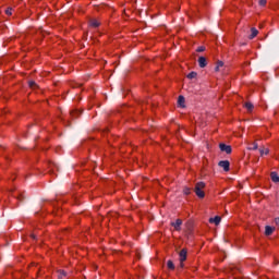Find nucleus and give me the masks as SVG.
<instances>
[{"instance_id": "nucleus-17", "label": "nucleus", "mask_w": 279, "mask_h": 279, "mask_svg": "<svg viewBox=\"0 0 279 279\" xmlns=\"http://www.w3.org/2000/svg\"><path fill=\"white\" fill-rule=\"evenodd\" d=\"M90 27H99L101 24L97 20H89Z\"/></svg>"}, {"instance_id": "nucleus-3", "label": "nucleus", "mask_w": 279, "mask_h": 279, "mask_svg": "<svg viewBox=\"0 0 279 279\" xmlns=\"http://www.w3.org/2000/svg\"><path fill=\"white\" fill-rule=\"evenodd\" d=\"M219 149H220V151H223L225 154H228V155L232 154V146L227 145L226 143H220Z\"/></svg>"}, {"instance_id": "nucleus-11", "label": "nucleus", "mask_w": 279, "mask_h": 279, "mask_svg": "<svg viewBox=\"0 0 279 279\" xmlns=\"http://www.w3.org/2000/svg\"><path fill=\"white\" fill-rule=\"evenodd\" d=\"M209 223H214L215 226H219V223H221V216H215L214 218H209Z\"/></svg>"}, {"instance_id": "nucleus-28", "label": "nucleus", "mask_w": 279, "mask_h": 279, "mask_svg": "<svg viewBox=\"0 0 279 279\" xmlns=\"http://www.w3.org/2000/svg\"><path fill=\"white\" fill-rule=\"evenodd\" d=\"M5 14H8V16H12V8L7 9Z\"/></svg>"}, {"instance_id": "nucleus-10", "label": "nucleus", "mask_w": 279, "mask_h": 279, "mask_svg": "<svg viewBox=\"0 0 279 279\" xmlns=\"http://www.w3.org/2000/svg\"><path fill=\"white\" fill-rule=\"evenodd\" d=\"M52 206H53V211H52L53 215L56 217H60L62 215V209L59 206H56L54 203H52Z\"/></svg>"}, {"instance_id": "nucleus-35", "label": "nucleus", "mask_w": 279, "mask_h": 279, "mask_svg": "<svg viewBox=\"0 0 279 279\" xmlns=\"http://www.w3.org/2000/svg\"><path fill=\"white\" fill-rule=\"evenodd\" d=\"M275 223H276V226L279 228V218H276V219H275Z\"/></svg>"}, {"instance_id": "nucleus-38", "label": "nucleus", "mask_w": 279, "mask_h": 279, "mask_svg": "<svg viewBox=\"0 0 279 279\" xmlns=\"http://www.w3.org/2000/svg\"><path fill=\"white\" fill-rule=\"evenodd\" d=\"M31 236H32V239L36 240V235L35 234H32Z\"/></svg>"}, {"instance_id": "nucleus-23", "label": "nucleus", "mask_w": 279, "mask_h": 279, "mask_svg": "<svg viewBox=\"0 0 279 279\" xmlns=\"http://www.w3.org/2000/svg\"><path fill=\"white\" fill-rule=\"evenodd\" d=\"M64 277H66V271H64V270H59V271H58V278H59V279H62V278H64Z\"/></svg>"}, {"instance_id": "nucleus-7", "label": "nucleus", "mask_w": 279, "mask_h": 279, "mask_svg": "<svg viewBox=\"0 0 279 279\" xmlns=\"http://www.w3.org/2000/svg\"><path fill=\"white\" fill-rule=\"evenodd\" d=\"M170 226H172L177 232H180V230H182V219H177L174 222H171Z\"/></svg>"}, {"instance_id": "nucleus-1", "label": "nucleus", "mask_w": 279, "mask_h": 279, "mask_svg": "<svg viewBox=\"0 0 279 279\" xmlns=\"http://www.w3.org/2000/svg\"><path fill=\"white\" fill-rule=\"evenodd\" d=\"M204 189H206V183L198 182L195 184L194 193L199 199H204L206 197V193L204 192Z\"/></svg>"}, {"instance_id": "nucleus-27", "label": "nucleus", "mask_w": 279, "mask_h": 279, "mask_svg": "<svg viewBox=\"0 0 279 279\" xmlns=\"http://www.w3.org/2000/svg\"><path fill=\"white\" fill-rule=\"evenodd\" d=\"M259 5L265 8V5H267V0H259Z\"/></svg>"}, {"instance_id": "nucleus-26", "label": "nucleus", "mask_w": 279, "mask_h": 279, "mask_svg": "<svg viewBox=\"0 0 279 279\" xmlns=\"http://www.w3.org/2000/svg\"><path fill=\"white\" fill-rule=\"evenodd\" d=\"M197 53H203V51H206V47L201 46L196 49Z\"/></svg>"}, {"instance_id": "nucleus-6", "label": "nucleus", "mask_w": 279, "mask_h": 279, "mask_svg": "<svg viewBox=\"0 0 279 279\" xmlns=\"http://www.w3.org/2000/svg\"><path fill=\"white\" fill-rule=\"evenodd\" d=\"M198 65L201 69H206V66H208V60L206 59V57H198Z\"/></svg>"}, {"instance_id": "nucleus-19", "label": "nucleus", "mask_w": 279, "mask_h": 279, "mask_svg": "<svg viewBox=\"0 0 279 279\" xmlns=\"http://www.w3.org/2000/svg\"><path fill=\"white\" fill-rule=\"evenodd\" d=\"M167 267L170 269V271H173V269H175V264H173V260L169 259L167 262Z\"/></svg>"}, {"instance_id": "nucleus-40", "label": "nucleus", "mask_w": 279, "mask_h": 279, "mask_svg": "<svg viewBox=\"0 0 279 279\" xmlns=\"http://www.w3.org/2000/svg\"><path fill=\"white\" fill-rule=\"evenodd\" d=\"M235 279H241L240 277H236Z\"/></svg>"}, {"instance_id": "nucleus-8", "label": "nucleus", "mask_w": 279, "mask_h": 279, "mask_svg": "<svg viewBox=\"0 0 279 279\" xmlns=\"http://www.w3.org/2000/svg\"><path fill=\"white\" fill-rule=\"evenodd\" d=\"M227 271L229 274H241V269L239 268V266H235V265H230L228 268H227Z\"/></svg>"}, {"instance_id": "nucleus-4", "label": "nucleus", "mask_w": 279, "mask_h": 279, "mask_svg": "<svg viewBox=\"0 0 279 279\" xmlns=\"http://www.w3.org/2000/svg\"><path fill=\"white\" fill-rule=\"evenodd\" d=\"M189 257V251L186 248H182L179 252V260L180 263H186V258Z\"/></svg>"}, {"instance_id": "nucleus-14", "label": "nucleus", "mask_w": 279, "mask_h": 279, "mask_svg": "<svg viewBox=\"0 0 279 279\" xmlns=\"http://www.w3.org/2000/svg\"><path fill=\"white\" fill-rule=\"evenodd\" d=\"M270 179L272 182H275L276 184L279 183V175H278V172L274 171V172H270Z\"/></svg>"}, {"instance_id": "nucleus-25", "label": "nucleus", "mask_w": 279, "mask_h": 279, "mask_svg": "<svg viewBox=\"0 0 279 279\" xmlns=\"http://www.w3.org/2000/svg\"><path fill=\"white\" fill-rule=\"evenodd\" d=\"M184 269V262H180L179 266L177 267L178 271H182Z\"/></svg>"}, {"instance_id": "nucleus-9", "label": "nucleus", "mask_w": 279, "mask_h": 279, "mask_svg": "<svg viewBox=\"0 0 279 279\" xmlns=\"http://www.w3.org/2000/svg\"><path fill=\"white\" fill-rule=\"evenodd\" d=\"M82 110L80 109H72L70 110V116L72 117V119H77V117H82Z\"/></svg>"}, {"instance_id": "nucleus-2", "label": "nucleus", "mask_w": 279, "mask_h": 279, "mask_svg": "<svg viewBox=\"0 0 279 279\" xmlns=\"http://www.w3.org/2000/svg\"><path fill=\"white\" fill-rule=\"evenodd\" d=\"M47 165H48V168H49L48 173H49L50 175H56V177H57L56 170H57V171L60 170V168L58 167V165H56V163L52 162V161H48Z\"/></svg>"}, {"instance_id": "nucleus-39", "label": "nucleus", "mask_w": 279, "mask_h": 279, "mask_svg": "<svg viewBox=\"0 0 279 279\" xmlns=\"http://www.w3.org/2000/svg\"><path fill=\"white\" fill-rule=\"evenodd\" d=\"M7 160H10V158H9V157H7Z\"/></svg>"}, {"instance_id": "nucleus-5", "label": "nucleus", "mask_w": 279, "mask_h": 279, "mask_svg": "<svg viewBox=\"0 0 279 279\" xmlns=\"http://www.w3.org/2000/svg\"><path fill=\"white\" fill-rule=\"evenodd\" d=\"M218 167H221L223 171L228 172L230 171V161L229 160H220L218 162Z\"/></svg>"}, {"instance_id": "nucleus-37", "label": "nucleus", "mask_w": 279, "mask_h": 279, "mask_svg": "<svg viewBox=\"0 0 279 279\" xmlns=\"http://www.w3.org/2000/svg\"><path fill=\"white\" fill-rule=\"evenodd\" d=\"M219 69H220V68H219L218 65H216L215 71L218 72Z\"/></svg>"}, {"instance_id": "nucleus-24", "label": "nucleus", "mask_w": 279, "mask_h": 279, "mask_svg": "<svg viewBox=\"0 0 279 279\" xmlns=\"http://www.w3.org/2000/svg\"><path fill=\"white\" fill-rule=\"evenodd\" d=\"M248 149H254V150L258 149V144L256 142H254L253 144H251Z\"/></svg>"}, {"instance_id": "nucleus-13", "label": "nucleus", "mask_w": 279, "mask_h": 279, "mask_svg": "<svg viewBox=\"0 0 279 279\" xmlns=\"http://www.w3.org/2000/svg\"><path fill=\"white\" fill-rule=\"evenodd\" d=\"M185 101H186V99L184 98V96L180 95L178 97V106H179V108H185V105H184Z\"/></svg>"}, {"instance_id": "nucleus-16", "label": "nucleus", "mask_w": 279, "mask_h": 279, "mask_svg": "<svg viewBox=\"0 0 279 279\" xmlns=\"http://www.w3.org/2000/svg\"><path fill=\"white\" fill-rule=\"evenodd\" d=\"M28 86H29V88H32V90H36L39 88L38 84L34 81H29Z\"/></svg>"}, {"instance_id": "nucleus-30", "label": "nucleus", "mask_w": 279, "mask_h": 279, "mask_svg": "<svg viewBox=\"0 0 279 279\" xmlns=\"http://www.w3.org/2000/svg\"><path fill=\"white\" fill-rule=\"evenodd\" d=\"M19 202H23V199H25V196H23V194H19L17 197Z\"/></svg>"}, {"instance_id": "nucleus-12", "label": "nucleus", "mask_w": 279, "mask_h": 279, "mask_svg": "<svg viewBox=\"0 0 279 279\" xmlns=\"http://www.w3.org/2000/svg\"><path fill=\"white\" fill-rule=\"evenodd\" d=\"M274 230H276V228H274L271 226H266L265 227V235L266 236H271V234H274Z\"/></svg>"}, {"instance_id": "nucleus-34", "label": "nucleus", "mask_w": 279, "mask_h": 279, "mask_svg": "<svg viewBox=\"0 0 279 279\" xmlns=\"http://www.w3.org/2000/svg\"><path fill=\"white\" fill-rule=\"evenodd\" d=\"M217 66L221 69V66H223V61H217Z\"/></svg>"}, {"instance_id": "nucleus-29", "label": "nucleus", "mask_w": 279, "mask_h": 279, "mask_svg": "<svg viewBox=\"0 0 279 279\" xmlns=\"http://www.w3.org/2000/svg\"><path fill=\"white\" fill-rule=\"evenodd\" d=\"M184 195H191V189L190 187L184 189Z\"/></svg>"}, {"instance_id": "nucleus-32", "label": "nucleus", "mask_w": 279, "mask_h": 279, "mask_svg": "<svg viewBox=\"0 0 279 279\" xmlns=\"http://www.w3.org/2000/svg\"><path fill=\"white\" fill-rule=\"evenodd\" d=\"M93 141H95L94 138H90V140H88V141H85L84 142V145H90V143H93Z\"/></svg>"}, {"instance_id": "nucleus-33", "label": "nucleus", "mask_w": 279, "mask_h": 279, "mask_svg": "<svg viewBox=\"0 0 279 279\" xmlns=\"http://www.w3.org/2000/svg\"><path fill=\"white\" fill-rule=\"evenodd\" d=\"M36 216H37V217H45V213L37 211V213H36Z\"/></svg>"}, {"instance_id": "nucleus-31", "label": "nucleus", "mask_w": 279, "mask_h": 279, "mask_svg": "<svg viewBox=\"0 0 279 279\" xmlns=\"http://www.w3.org/2000/svg\"><path fill=\"white\" fill-rule=\"evenodd\" d=\"M259 151H260V156H263L264 154L267 156V154H269V149H266V151L263 149H259Z\"/></svg>"}, {"instance_id": "nucleus-20", "label": "nucleus", "mask_w": 279, "mask_h": 279, "mask_svg": "<svg viewBox=\"0 0 279 279\" xmlns=\"http://www.w3.org/2000/svg\"><path fill=\"white\" fill-rule=\"evenodd\" d=\"M185 228H186V230H194L193 220H189V221L185 223Z\"/></svg>"}, {"instance_id": "nucleus-22", "label": "nucleus", "mask_w": 279, "mask_h": 279, "mask_svg": "<svg viewBox=\"0 0 279 279\" xmlns=\"http://www.w3.org/2000/svg\"><path fill=\"white\" fill-rule=\"evenodd\" d=\"M195 77H197V72L192 71L187 74V80H195Z\"/></svg>"}, {"instance_id": "nucleus-21", "label": "nucleus", "mask_w": 279, "mask_h": 279, "mask_svg": "<svg viewBox=\"0 0 279 279\" xmlns=\"http://www.w3.org/2000/svg\"><path fill=\"white\" fill-rule=\"evenodd\" d=\"M244 106L246 110H248V112H252V110H254V105L252 102H245Z\"/></svg>"}, {"instance_id": "nucleus-36", "label": "nucleus", "mask_w": 279, "mask_h": 279, "mask_svg": "<svg viewBox=\"0 0 279 279\" xmlns=\"http://www.w3.org/2000/svg\"><path fill=\"white\" fill-rule=\"evenodd\" d=\"M265 27V24H259V29H263Z\"/></svg>"}, {"instance_id": "nucleus-18", "label": "nucleus", "mask_w": 279, "mask_h": 279, "mask_svg": "<svg viewBox=\"0 0 279 279\" xmlns=\"http://www.w3.org/2000/svg\"><path fill=\"white\" fill-rule=\"evenodd\" d=\"M187 239L191 241L195 236V230H186Z\"/></svg>"}, {"instance_id": "nucleus-15", "label": "nucleus", "mask_w": 279, "mask_h": 279, "mask_svg": "<svg viewBox=\"0 0 279 279\" xmlns=\"http://www.w3.org/2000/svg\"><path fill=\"white\" fill-rule=\"evenodd\" d=\"M258 36V29L255 27L251 28V35L248 36L250 40H253V38H256Z\"/></svg>"}]
</instances>
